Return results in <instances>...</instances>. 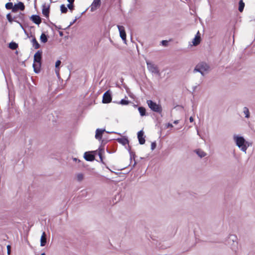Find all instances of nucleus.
Instances as JSON below:
<instances>
[{"mask_svg":"<svg viewBox=\"0 0 255 255\" xmlns=\"http://www.w3.org/2000/svg\"><path fill=\"white\" fill-rule=\"evenodd\" d=\"M42 51L41 50H38L34 55V60L33 67L34 71L36 73H38L40 71L41 66Z\"/></svg>","mask_w":255,"mask_h":255,"instance_id":"obj_1","label":"nucleus"},{"mask_svg":"<svg viewBox=\"0 0 255 255\" xmlns=\"http://www.w3.org/2000/svg\"><path fill=\"white\" fill-rule=\"evenodd\" d=\"M210 68L209 66L205 62L199 63L195 67L193 72H199L203 76L204 75V72L209 70Z\"/></svg>","mask_w":255,"mask_h":255,"instance_id":"obj_2","label":"nucleus"},{"mask_svg":"<svg viewBox=\"0 0 255 255\" xmlns=\"http://www.w3.org/2000/svg\"><path fill=\"white\" fill-rule=\"evenodd\" d=\"M148 106L153 112L158 114H161L162 111V108L160 105L156 104L152 100H149L146 102Z\"/></svg>","mask_w":255,"mask_h":255,"instance_id":"obj_3","label":"nucleus"},{"mask_svg":"<svg viewBox=\"0 0 255 255\" xmlns=\"http://www.w3.org/2000/svg\"><path fill=\"white\" fill-rule=\"evenodd\" d=\"M234 139L235 140L237 145L241 149V150L246 152L247 149V146L245 142L246 140L243 136H235Z\"/></svg>","mask_w":255,"mask_h":255,"instance_id":"obj_4","label":"nucleus"},{"mask_svg":"<svg viewBox=\"0 0 255 255\" xmlns=\"http://www.w3.org/2000/svg\"><path fill=\"white\" fill-rule=\"evenodd\" d=\"M146 64L147 69L150 72L158 75L159 74V70L157 65L149 61H146Z\"/></svg>","mask_w":255,"mask_h":255,"instance_id":"obj_5","label":"nucleus"},{"mask_svg":"<svg viewBox=\"0 0 255 255\" xmlns=\"http://www.w3.org/2000/svg\"><path fill=\"white\" fill-rule=\"evenodd\" d=\"M237 239V237L234 235H230L228 238V244H231V241H233V244H231V248L233 250H235L237 248L238 244Z\"/></svg>","mask_w":255,"mask_h":255,"instance_id":"obj_6","label":"nucleus"},{"mask_svg":"<svg viewBox=\"0 0 255 255\" xmlns=\"http://www.w3.org/2000/svg\"><path fill=\"white\" fill-rule=\"evenodd\" d=\"M96 153V151L85 152L84 155V158L87 161H93L95 159Z\"/></svg>","mask_w":255,"mask_h":255,"instance_id":"obj_7","label":"nucleus"},{"mask_svg":"<svg viewBox=\"0 0 255 255\" xmlns=\"http://www.w3.org/2000/svg\"><path fill=\"white\" fill-rule=\"evenodd\" d=\"M112 100V94L110 90L107 91L103 95L102 102L104 104L110 103Z\"/></svg>","mask_w":255,"mask_h":255,"instance_id":"obj_8","label":"nucleus"},{"mask_svg":"<svg viewBox=\"0 0 255 255\" xmlns=\"http://www.w3.org/2000/svg\"><path fill=\"white\" fill-rule=\"evenodd\" d=\"M118 28L120 32V35L122 40L124 41L125 44L127 43L126 39V33L125 31V27L122 25H118Z\"/></svg>","mask_w":255,"mask_h":255,"instance_id":"obj_9","label":"nucleus"},{"mask_svg":"<svg viewBox=\"0 0 255 255\" xmlns=\"http://www.w3.org/2000/svg\"><path fill=\"white\" fill-rule=\"evenodd\" d=\"M25 5L24 3L21 1L14 4L13 8H12V12H16L18 10H24Z\"/></svg>","mask_w":255,"mask_h":255,"instance_id":"obj_10","label":"nucleus"},{"mask_svg":"<svg viewBox=\"0 0 255 255\" xmlns=\"http://www.w3.org/2000/svg\"><path fill=\"white\" fill-rule=\"evenodd\" d=\"M137 138L140 144H143L145 143V136L142 130H140L137 133Z\"/></svg>","mask_w":255,"mask_h":255,"instance_id":"obj_11","label":"nucleus"},{"mask_svg":"<svg viewBox=\"0 0 255 255\" xmlns=\"http://www.w3.org/2000/svg\"><path fill=\"white\" fill-rule=\"evenodd\" d=\"M101 0H94L91 5V11H94L101 5Z\"/></svg>","mask_w":255,"mask_h":255,"instance_id":"obj_12","label":"nucleus"},{"mask_svg":"<svg viewBox=\"0 0 255 255\" xmlns=\"http://www.w3.org/2000/svg\"><path fill=\"white\" fill-rule=\"evenodd\" d=\"M42 14L46 17H49L50 13V5L46 6V4L44 3L42 5Z\"/></svg>","mask_w":255,"mask_h":255,"instance_id":"obj_13","label":"nucleus"},{"mask_svg":"<svg viewBox=\"0 0 255 255\" xmlns=\"http://www.w3.org/2000/svg\"><path fill=\"white\" fill-rule=\"evenodd\" d=\"M30 19L34 23L39 25L41 22V18L38 15L34 14L30 16Z\"/></svg>","mask_w":255,"mask_h":255,"instance_id":"obj_14","label":"nucleus"},{"mask_svg":"<svg viewBox=\"0 0 255 255\" xmlns=\"http://www.w3.org/2000/svg\"><path fill=\"white\" fill-rule=\"evenodd\" d=\"M105 131V129H97L96 132L95 137L96 139L101 140L103 133Z\"/></svg>","mask_w":255,"mask_h":255,"instance_id":"obj_15","label":"nucleus"},{"mask_svg":"<svg viewBox=\"0 0 255 255\" xmlns=\"http://www.w3.org/2000/svg\"><path fill=\"white\" fill-rule=\"evenodd\" d=\"M47 243L46 235L45 232H43L40 239V246L43 247L45 246Z\"/></svg>","mask_w":255,"mask_h":255,"instance_id":"obj_16","label":"nucleus"},{"mask_svg":"<svg viewBox=\"0 0 255 255\" xmlns=\"http://www.w3.org/2000/svg\"><path fill=\"white\" fill-rule=\"evenodd\" d=\"M117 140L119 143L122 144L124 145L128 144L129 143V140H128V138L125 136L122 138H118Z\"/></svg>","mask_w":255,"mask_h":255,"instance_id":"obj_17","label":"nucleus"},{"mask_svg":"<svg viewBox=\"0 0 255 255\" xmlns=\"http://www.w3.org/2000/svg\"><path fill=\"white\" fill-rule=\"evenodd\" d=\"M201 41V36H195L193 40L192 43L194 46L199 45Z\"/></svg>","mask_w":255,"mask_h":255,"instance_id":"obj_18","label":"nucleus"},{"mask_svg":"<svg viewBox=\"0 0 255 255\" xmlns=\"http://www.w3.org/2000/svg\"><path fill=\"white\" fill-rule=\"evenodd\" d=\"M195 152L201 158L204 157L206 155V153L200 149H196Z\"/></svg>","mask_w":255,"mask_h":255,"instance_id":"obj_19","label":"nucleus"},{"mask_svg":"<svg viewBox=\"0 0 255 255\" xmlns=\"http://www.w3.org/2000/svg\"><path fill=\"white\" fill-rule=\"evenodd\" d=\"M40 41L43 43H46L48 41V36L45 33H42L40 38Z\"/></svg>","mask_w":255,"mask_h":255,"instance_id":"obj_20","label":"nucleus"},{"mask_svg":"<svg viewBox=\"0 0 255 255\" xmlns=\"http://www.w3.org/2000/svg\"><path fill=\"white\" fill-rule=\"evenodd\" d=\"M138 110L141 116L146 115V109L145 108L143 107H139Z\"/></svg>","mask_w":255,"mask_h":255,"instance_id":"obj_21","label":"nucleus"},{"mask_svg":"<svg viewBox=\"0 0 255 255\" xmlns=\"http://www.w3.org/2000/svg\"><path fill=\"white\" fill-rule=\"evenodd\" d=\"M245 7V3L243 0H240L239 2V10L240 12H242Z\"/></svg>","mask_w":255,"mask_h":255,"instance_id":"obj_22","label":"nucleus"},{"mask_svg":"<svg viewBox=\"0 0 255 255\" xmlns=\"http://www.w3.org/2000/svg\"><path fill=\"white\" fill-rule=\"evenodd\" d=\"M31 42L32 43L33 46L34 47L35 49H38L40 47V45L37 41L36 38L34 37L32 40Z\"/></svg>","mask_w":255,"mask_h":255,"instance_id":"obj_23","label":"nucleus"},{"mask_svg":"<svg viewBox=\"0 0 255 255\" xmlns=\"http://www.w3.org/2000/svg\"><path fill=\"white\" fill-rule=\"evenodd\" d=\"M84 178V174L82 173H79L76 174V180L78 182L82 181Z\"/></svg>","mask_w":255,"mask_h":255,"instance_id":"obj_24","label":"nucleus"},{"mask_svg":"<svg viewBox=\"0 0 255 255\" xmlns=\"http://www.w3.org/2000/svg\"><path fill=\"white\" fill-rule=\"evenodd\" d=\"M18 47V44L14 42H11L9 44V48L12 50H15Z\"/></svg>","mask_w":255,"mask_h":255,"instance_id":"obj_25","label":"nucleus"},{"mask_svg":"<svg viewBox=\"0 0 255 255\" xmlns=\"http://www.w3.org/2000/svg\"><path fill=\"white\" fill-rule=\"evenodd\" d=\"M6 18L9 22L11 23L13 20H15V19H16V17L14 16L12 17L11 14L9 13L6 15Z\"/></svg>","mask_w":255,"mask_h":255,"instance_id":"obj_26","label":"nucleus"},{"mask_svg":"<svg viewBox=\"0 0 255 255\" xmlns=\"http://www.w3.org/2000/svg\"><path fill=\"white\" fill-rule=\"evenodd\" d=\"M14 5L13 4V3L11 2H8L6 3L5 5V7L6 9H11V11H12V8H13Z\"/></svg>","mask_w":255,"mask_h":255,"instance_id":"obj_27","label":"nucleus"},{"mask_svg":"<svg viewBox=\"0 0 255 255\" xmlns=\"http://www.w3.org/2000/svg\"><path fill=\"white\" fill-rule=\"evenodd\" d=\"M129 154H130V160H131L133 159L134 160V164H133V165L132 166V167H133L135 166V165L136 164V161L135 160V158L136 157V155H135V153L134 152H130V153H129Z\"/></svg>","mask_w":255,"mask_h":255,"instance_id":"obj_28","label":"nucleus"},{"mask_svg":"<svg viewBox=\"0 0 255 255\" xmlns=\"http://www.w3.org/2000/svg\"><path fill=\"white\" fill-rule=\"evenodd\" d=\"M243 112L245 114V117L246 118H249L250 117V112L247 107H245L244 108Z\"/></svg>","mask_w":255,"mask_h":255,"instance_id":"obj_29","label":"nucleus"},{"mask_svg":"<svg viewBox=\"0 0 255 255\" xmlns=\"http://www.w3.org/2000/svg\"><path fill=\"white\" fill-rule=\"evenodd\" d=\"M60 10L62 13H66L68 11L67 8L64 4H62L60 6Z\"/></svg>","mask_w":255,"mask_h":255,"instance_id":"obj_30","label":"nucleus"},{"mask_svg":"<svg viewBox=\"0 0 255 255\" xmlns=\"http://www.w3.org/2000/svg\"><path fill=\"white\" fill-rule=\"evenodd\" d=\"M15 16L16 17V18H18L19 19H20L22 21H23L24 20L25 15L24 13L20 12L17 16Z\"/></svg>","mask_w":255,"mask_h":255,"instance_id":"obj_31","label":"nucleus"},{"mask_svg":"<svg viewBox=\"0 0 255 255\" xmlns=\"http://www.w3.org/2000/svg\"><path fill=\"white\" fill-rule=\"evenodd\" d=\"M67 7L70 10H73L74 9V3L73 2H69V3L67 5Z\"/></svg>","mask_w":255,"mask_h":255,"instance_id":"obj_32","label":"nucleus"},{"mask_svg":"<svg viewBox=\"0 0 255 255\" xmlns=\"http://www.w3.org/2000/svg\"><path fill=\"white\" fill-rule=\"evenodd\" d=\"M129 102L128 100H126L125 99H122L120 102V104L123 105H127L129 104Z\"/></svg>","mask_w":255,"mask_h":255,"instance_id":"obj_33","label":"nucleus"},{"mask_svg":"<svg viewBox=\"0 0 255 255\" xmlns=\"http://www.w3.org/2000/svg\"><path fill=\"white\" fill-rule=\"evenodd\" d=\"M104 151V149H100L99 152L98 153V155L99 156V157L100 158L101 162L104 163L103 159V156H102V151Z\"/></svg>","mask_w":255,"mask_h":255,"instance_id":"obj_34","label":"nucleus"},{"mask_svg":"<svg viewBox=\"0 0 255 255\" xmlns=\"http://www.w3.org/2000/svg\"><path fill=\"white\" fill-rule=\"evenodd\" d=\"M156 142L155 141L152 142L151 144V149L152 150H153L156 148Z\"/></svg>","mask_w":255,"mask_h":255,"instance_id":"obj_35","label":"nucleus"},{"mask_svg":"<svg viewBox=\"0 0 255 255\" xmlns=\"http://www.w3.org/2000/svg\"><path fill=\"white\" fill-rule=\"evenodd\" d=\"M61 61L60 60H57L56 63H55V68H58L60 64H61Z\"/></svg>","mask_w":255,"mask_h":255,"instance_id":"obj_36","label":"nucleus"},{"mask_svg":"<svg viewBox=\"0 0 255 255\" xmlns=\"http://www.w3.org/2000/svg\"><path fill=\"white\" fill-rule=\"evenodd\" d=\"M168 42L167 40H162L161 41V44H162V45L166 46L168 45Z\"/></svg>","mask_w":255,"mask_h":255,"instance_id":"obj_37","label":"nucleus"},{"mask_svg":"<svg viewBox=\"0 0 255 255\" xmlns=\"http://www.w3.org/2000/svg\"><path fill=\"white\" fill-rule=\"evenodd\" d=\"M75 20H74L73 21H72L71 22H70V24L65 28H64V29H68L71 25H72L75 22Z\"/></svg>","mask_w":255,"mask_h":255,"instance_id":"obj_38","label":"nucleus"},{"mask_svg":"<svg viewBox=\"0 0 255 255\" xmlns=\"http://www.w3.org/2000/svg\"><path fill=\"white\" fill-rule=\"evenodd\" d=\"M11 247L10 245L7 246V254L9 255L10 254Z\"/></svg>","mask_w":255,"mask_h":255,"instance_id":"obj_39","label":"nucleus"},{"mask_svg":"<svg viewBox=\"0 0 255 255\" xmlns=\"http://www.w3.org/2000/svg\"><path fill=\"white\" fill-rule=\"evenodd\" d=\"M73 160L74 161H76H76H78V162H81V161H80L79 159H77V158H75V157H73Z\"/></svg>","mask_w":255,"mask_h":255,"instance_id":"obj_40","label":"nucleus"},{"mask_svg":"<svg viewBox=\"0 0 255 255\" xmlns=\"http://www.w3.org/2000/svg\"><path fill=\"white\" fill-rule=\"evenodd\" d=\"M169 127L172 128V127H173V126L171 124L168 123L167 124V128H169Z\"/></svg>","mask_w":255,"mask_h":255,"instance_id":"obj_41","label":"nucleus"},{"mask_svg":"<svg viewBox=\"0 0 255 255\" xmlns=\"http://www.w3.org/2000/svg\"><path fill=\"white\" fill-rule=\"evenodd\" d=\"M128 151L129 153H130V152H132L131 150V147L129 145L128 146Z\"/></svg>","mask_w":255,"mask_h":255,"instance_id":"obj_42","label":"nucleus"},{"mask_svg":"<svg viewBox=\"0 0 255 255\" xmlns=\"http://www.w3.org/2000/svg\"><path fill=\"white\" fill-rule=\"evenodd\" d=\"M189 120L190 122H193L194 121L193 118L192 117H190L189 118Z\"/></svg>","mask_w":255,"mask_h":255,"instance_id":"obj_43","label":"nucleus"},{"mask_svg":"<svg viewBox=\"0 0 255 255\" xmlns=\"http://www.w3.org/2000/svg\"><path fill=\"white\" fill-rule=\"evenodd\" d=\"M19 25H20V27H21V28H22L23 30V29H24V27H23V25L22 24V23H19Z\"/></svg>","mask_w":255,"mask_h":255,"instance_id":"obj_44","label":"nucleus"},{"mask_svg":"<svg viewBox=\"0 0 255 255\" xmlns=\"http://www.w3.org/2000/svg\"><path fill=\"white\" fill-rule=\"evenodd\" d=\"M67 1H68V2H73V3H74V2L75 0H67Z\"/></svg>","mask_w":255,"mask_h":255,"instance_id":"obj_45","label":"nucleus"},{"mask_svg":"<svg viewBox=\"0 0 255 255\" xmlns=\"http://www.w3.org/2000/svg\"><path fill=\"white\" fill-rule=\"evenodd\" d=\"M178 123H179V121L178 120H175L173 122V123L175 124H177Z\"/></svg>","mask_w":255,"mask_h":255,"instance_id":"obj_46","label":"nucleus"},{"mask_svg":"<svg viewBox=\"0 0 255 255\" xmlns=\"http://www.w3.org/2000/svg\"><path fill=\"white\" fill-rule=\"evenodd\" d=\"M59 33L60 36H62L63 35V33L62 31H59Z\"/></svg>","mask_w":255,"mask_h":255,"instance_id":"obj_47","label":"nucleus"},{"mask_svg":"<svg viewBox=\"0 0 255 255\" xmlns=\"http://www.w3.org/2000/svg\"><path fill=\"white\" fill-rule=\"evenodd\" d=\"M195 36H200V33L199 31L197 32V33Z\"/></svg>","mask_w":255,"mask_h":255,"instance_id":"obj_48","label":"nucleus"},{"mask_svg":"<svg viewBox=\"0 0 255 255\" xmlns=\"http://www.w3.org/2000/svg\"><path fill=\"white\" fill-rule=\"evenodd\" d=\"M108 133H117V134H119V133H117V132H113V131H112V132H109V131H107Z\"/></svg>","mask_w":255,"mask_h":255,"instance_id":"obj_49","label":"nucleus"},{"mask_svg":"<svg viewBox=\"0 0 255 255\" xmlns=\"http://www.w3.org/2000/svg\"><path fill=\"white\" fill-rule=\"evenodd\" d=\"M54 25L55 26L56 28H58L59 29H61V27H57L56 25H55V24H54Z\"/></svg>","mask_w":255,"mask_h":255,"instance_id":"obj_50","label":"nucleus"},{"mask_svg":"<svg viewBox=\"0 0 255 255\" xmlns=\"http://www.w3.org/2000/svg\"><path fill=\"white\" fill-rule=\"evenodd\" d=\"M36 0H35V1H34V7H35V8H36Z\"/></svg>","mask_w":255,"mask_h":255,"instance_id":"obj_51","label":"nucleus"},{"mask_svg":"<svg viewBox=\"0 0 255 255\" xmlns=\"http://www.w3.org/2000/svg\"><path fill=\"white\" fill-rule=\"evenodd\" d=\"M79 18H80V16H79V17H76L74 20H75V21H76V20H77L78 19H79Z\"/></svg>","mask_w":255,"mask_h":255,"instance_id":"obj_52","label":"nucleus"},{"mask_svg":"<svg viewBox=\"0 0 255 255\" xmlns=\"http://www.w3.org/2000/svg\"><path fill=\"white\" fill-rule=\"evenodd\" d=\"M13 21H15L19 24L20 23L18 20H16V19H15V20H13Z\"/></svg>","mask_w":255,"mask_h":255,"instance_id":"obj_53","label":"nucleus"},{"mask_svg":"<svg viewBox=\"0 0 255 255\" xmlns=\"http://www.w3.org/2000/svg\"><path fill=\"white\" fill-rule=\"evenodd\" d=\"M23 30H24V33H25L26 35H28V33H27V32H26V31L25 30V29H23Z\"/></svg>","mask_w":255,"mask_h":255,"instance_id":"obj_54","label":"nucleus"},{"mask_svg":"<svg viewBox=\"0 0 255 255\" xmlns=\"http://www.w3.org/2000/svg\"><path fill=\"white\" fill-rule=\"evenodd\" d=\"M231 244H233V241H231V244H229V245L231 246Z\"/></svg>","mask_w":255,"mask_h":255,"instance_id":"obj_55","label":"nucleus"},{"mask_svg":"<svg viewBox=\"0 0 255 255\" xmlns=\"http://www.w3.org/2000/svg\"><path fill=\"white\" fill-rule=\"evenodd\" d=\"M40 255H45V254L44 253H42Z\"/></svg>","mask_w":255,"mask_h":255,"instance_id":"obj_56","label":"nucleus"},{"mask_svg":"<svg viewBox=\"0 0 255 255\" xmlns=\"http://www.w3.org/2000/svg\"><path fill=\"white\" fill-rule=\"evenodd\" d=\"M84 13V12H82L81 15H82Z\"/></svg>","mask_w":255,"mask_h":255,"instance_id":"obj_57","label":"nucleus"},{"mask_svg":"<svg viewBox=\"0 0 255 255\" xmlns=\"http://www.w3.org/2000/svg\"><path fill=\"white\" fill-rule=\"evenodd\" d=\"M50 0L51 2H52V0Z\"/></svg>","mask_w":255,"mask_h":255,"instance_id":"obj_58","label":"nucleus"},{"mask_svg":"<svg viewBox=\"0 0 255 255\" xmlns=\"http://www.w3.org/2000/svg\"><path fill=\"white\" fill-rule=\"evenodd\" d=\"M9 1H10L11 0H8Z\"/></svg>","mask_w":255,"mask_h":255,"instance_id":"obj_59","label":"nucleus"}]
</instances>
